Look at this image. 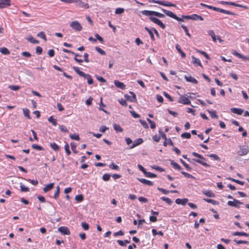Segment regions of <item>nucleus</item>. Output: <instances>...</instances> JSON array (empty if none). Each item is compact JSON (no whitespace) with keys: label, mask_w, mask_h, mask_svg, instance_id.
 Segmentation results:
<instances>
[{"label":"nucleus","mask_w":249,"mask_h":249,"mask_svg":"<svg viewBox=\"0 0 249 249\" xmlns=\"http://www.w3.org/2000/svg\"><path fill=\"white\" fill-rule=\"evenodd\" d=\"M239 150L237 151V154L240 156L246 155L249 151L248 146L247 145H239L238 146Z\"/></svg>","instance_id":"nucleus-1"},{"label":"nucleus","mask_w":249,"mask_h":249,"mask_svg":"<svg viewBox=\"0 0 249 249\" xmlns=\"http://www.w3.org/2000/svg\"><path fill=\"white\" fill-rule=\"evenodd\" d=\"M70 26L76 31H80L82 29V26L77 21H72L70 24Z\"/></svg>","instance_id":"nucleus-2"},{"label":"nucleus","mask_w":249,"mask_h":249,"mask_svg":"<svg viewBox=\"0 0 249 249\" xmlns=\"http://www.w3.org/2000/svg\"><path fill=\"white\" fill-rule=\"evenodd\" d=\"M149 19L151 21L160 26L162 29H164L165 28V25L157 18L150 17Z\"/></svg>","instance_id":"nucleus-3"},{"label":"nucleus","mask_w":249,"mask_h":249,"mask_svg":"<svg viewBox=\"0 0 249 249\" xmlns=\"http://www.w3.org/2000/svg\"><path fill=\"white\" fill-rule=\"evenodd\" d=\"M178 102L180 104H182L183 105H190L191 104V102L189 100V99L187 97H186L184 95H180L178 100Z\"/></svg>","instance_id":"nucleus-4"},{"label":"nucleus","mask_w":249,"mask_h":249,"mask_svg":"<svg viewBox=\"0 0 249 249\" xmlns=\"http://www.w3.org/2000/svg\"><path fill=\"white\" fill-rule=\"evenodd\" d=\"M58 231L63 235H70L71 234L69 228L67 227H60L58 228Z\"/></svg>","instance_id":"nucleus-5"},{"label":"nucleus","mask_w":249,"mask_h":249,"mask_svg":"<svg viewBox=\"0 0 249 249\" xmlns=\"http://www.w3.org/2000/svg\"><path fill=\"white\" fill-rule=\"evenodd\" d=\"M11 0H0V8H5L11 5Z\"/></svg>","instance_id":"nucleus-6"},{"label":"nucleus","mask_w":249,"mask_h":249,"mask_svg":"<svg viewBox=\"0 0 249 249\" xmlns=\"http://www.w3.org/2000/svg\"><path fill=\"white\" fill-rule=\"evenodd\" d=\"M73 2L77 3V5L80 8L85 9H88L89 8L88 3L83 2L81 0H77L76 1H74Z\"/></svg>","instance_id":"nucleus-7"},{"label":"nucleus","mask_w":249,"mask_h":249,"mask_svg":"<svg viewBox=\"0 0 249 249\" xmlns=\"http://www.w3.org/2000/svg\"><path fill=\"white\" fill-rule=\"evenodd\" d=\"M114 83L116 87L120 88L121 89H125L126 86L123 82L118 80H115Z\"/></svg>","instance_id":"nucleus-8"},{"label":"nucleus","mask_w":249,"mask_h":249,"mask_svg":"<svg viewBox=\"0 0 249 249\" xmlns=\"http://www.w3.org/2000/svg\"><path fill=\"white\" fill-rule=\"evenodd\" d=\"M188 199L186 198L183 199L177 198L175 200V202L177 204H181L183 206L185 205L186 203L188 202Z\"/></svg>","instance_id":"nucleus-9"},{"label":"nucleus","mask_w":249,"mask_h":249,"mask_svg":"<svg viewBox=\"0 0 249 249\" xmlns=\"http://www.w3.org/2000/svg\"><path fill=\"white\" fill-rule=\"evenodd\" d=\"M137 179L145 185L148 186H152L153 185V182L152 181L147 180L146 179L138 178Z\"/></svg>","instance_id":"nucleus-10"},{"label":"nucleus","mask_w":249,"mask_h":249,"mask_svg":"<svg viewBox=\"0 0 249 249\" xmlns=\"http://www.w3.org/2000/svg\"><path fill=\"white\" fill-rule=\"evenodd\" d=\"M184 78L187 82H191L195 84H197L198 83V81L195 78L191 76H187L185 75Z\"/></svg>","instance_id":"nucleus-11"},{"label":"nucleus","mask_w":249,"mask_h":249,"mask_svg":"<svg viewBox=\"0 0 249 249\" xmlns=\"http://www.w3.org/2000/svg\"><path fill=\"white\" fill-rule=\"evenodd\" d=\"M143 141L142 138H138L136 139L133 144L130 146V148H133L135 147L142 144Z\"/></svg>","instance_id":"nucleus-12"},{"label":"nucleus","mask_w":249,"mask_h":249,"mask_svg":"<svg viewBox=\"0 0 249 249\" xmlns=\"http://www.w3.org/2000/svg\"><path fill=\"white\" fill-rule=\"evenodd\" d=\"M161 10L167 16H168L174 19H175V17H176V15L170 11H168V10H167L164 9H161Z\"/></svg>","instance_id":"nucleus-13"},{"label":"nucleus","mask_w":249,"mask_h":249,"mask_svg":"<svg viewBox=\"0 0 249 249\" xmlns=\"http://www.w3.org/2000/svg\"><path fill=\"white\" fill-rule=\"evenodd\" d=\"M54 183H51L50 184H47L43 188V192L44 193H47L48 191H50L53 188V187H54Z\"/></svg>","instance_id":"nucleus-14"},{"label":"nucleus","mask_w":249,"mask_h":249,"mask_svg":"<svg viewBox=\"0 0 249 249\" xmlns=\"http://www.w3.org/2000/svg\"><path fill=\"white\" fill-rule=\"evenodd\" d=\"M231 110L232 113L238 115H242L244 112V110L242 109L235 107L231 108Z\"/></svg>","instance_id":"nucleus-15"},{"label":"nucleus","mask_w":249,"mask_h":249,"mask_svg":"<svg viewBox=\"0 0 249 249\" xmlns=\"http://www.w3.org/2000/svg\"><path fill=\"white\" fill-rule=\"evenodd\" d=\"M158 190L162 192L163 194H168L169 193H178V191L177 190H171V191H168L166 190L163 188H158Z\"/></svg>","instance_id":"nucleus-16"},{"label":"nucleus","mask_w":249,"mask_h":249,"mask_svg":"<svg viewBox=\"0 0 249 249\" xmlns=\"http://www.w3.org/2000/svg\"><path fill=\"white\" fill-rule=\"evenodd\" d=\"M192 63L194 65L196 66H199L200 67H202L201 63L199 59L195 57L194 56H192Z\"/></svg>","instance_id":"nucleus-17"},{"label":"nucleus","mask_w":249,"mask_h":249,"mask_svg":"<svg viewBox=\"0 0 249 249\" xmlns=\"http://www.w3.org/2000/svg\"><path fill=\"white\" fill-rule=\"evenodd\" d=\"M142 15L146 16H155V11H149V10H143L142 11Z\"/></svg>","instance_id":"nucleus-18"},{"label":"nucleus","mask_w":249,"mask_h":249,"mask_svg":"<svg viewBox=\"0 0 249 249\" xmlns=\"http://www.w3.org/2000/svg\"><path fill=\"white\" fill-rule=\"evenodd\" d=\"M113 127L114 130L117 133L122 132L123 131V129L121 127V126L117 124H113Z\"/></svg>","instance_id":"nucleus-19"},{"label":"nucleus","mask_w":249,"mask_h":249,"mask_svg":"<svg viewBox=\"0 0 249 249\" xmlns=\"http://www.w3.org/2000/svg\"><path fill=\"white\" fill-rule=\"evenodd\" d=\"M83 77L87 79V82L89 85H91L93 83V81L91 76L89 74L85 73V75L83 76Z\"/></svg>","instance_id":"nucleus-20"},{"label":"nucleus","mask_w":249,"mask_h":249,"mask_svg":"<svg viewBox=\"0 0 249 249\" xmlns=\"http://www.w3.org/2000/svg\"><path fill=\"white\" fill-rule=\"evenodd\" d=\"M26 39L30 41L31 43L33 44H38L39 43V41L36 39H35L32 36H29L27 37Z\"/></svg>","instance_id":"nucleus-21"},{"label":"nucleus","mask_w":249,"mask_h":249,"mask_svg":"<svg viewBox=\"0 0 249 249\" xmlns=\"http://www.w3.org/2000/svg\"><path fill=\"white\" fill-rule=\"evenodd\" d=\"M171 164L172 165L174 168L179 171L182 169L180 166L174 160H171Z\"/></svg>","instance_id":"nucleus-22"},{"label":"nucleus","mask_w":249,"mask_h":249,"mask_svg":"<svg viewBox=\"0 0 249 249\" xmlns=\"http://www.w3.org/2000/svg\"><path fill=\"white\" fill-rule=\"evenodd\" d=\"M191 19L194 20H203L204 18L196 14H193L191 15Z\"/></svg>","instance_id":"nucleus-23"},{"label":"nucleus","mask_w":249,"mask_h":249,"mask_svg":"<svg viewBox=\"0 0 249 249\" xmlns=\"http://www.w3.org/2000/svg\"><path fill=\"white\" fill-rule=\"evenodd\" d=\"M232 235L234 236H249V234L247 233L244 232H239V231H235L233 232Z\"/></svg>","instance_id":"nucleus-24"},{"label":"nucleus","mask_w":249,"mask_h":249,"mask_svg":"<svg viewBox=\"0 0 249 249\" xmlns=\"http://www.w3.org/2000/svg\"><path fill=\"white\" fill-rule=\"evenodd\" d=\"M73 69L79 76L83 77V76L85 75V73L82 71H81L79 68L77 67H73Z\"/></svg>","instance_id":"nucleus-25"},{"label":"nucleus","mask_w":249,"mask_h":249,"mask_svg":"<svg viewBox=\"0 0 249 249\" xmlns=\"http://www.w3.org/2000/svg\"><path fill=\"white\" fill-rule=\"evenodd\" d=\"M207 111L209 112V113L211 115V117L212 118L217 119L218 118V116L217 115L216 111H215V110H207Z\"/></svg>","instance_id":"nucleus-26"},{"label":"nucleus","mask_w":249,"mask_h":249,"mask_svg":"<svg viewBox=\"0 0 249 249\" xmlns=\"http://www.w3.org/2000/svg\"><path fill=\"white\" fill-rule=\"evenodd\" d=\"M193 160L194 161H196V162L197 163H199L201 164V165H203L204 166L210 167V165H209L207 163L203 161H202L203 160H199V159H193Z\"/></svg>","instance_id":"nucleus-27"},{"label":"nucleus","mask_w":249,"mask_h":249,"mask_svg":"<svg viewBox=\"0 0 249 249\" xmlns=\"http://www.w3.org/2000/svg\"><path fill=\"white\" fill-rule=\"evenodd\" d=\"M228 5H232V6H236V7H242V8H244L245 9L248 8L246 6H244V5H241L239 4H237V3L233 2L228 1Z\"/></svg>","instance_id":"nucleus-28"},{"label":"nucleus","mask_w":249,"mask_h":249,"mask_svg":"<svg viewBox=\"0 0 249 249\" xmlns=\"http://www.w3.org/2000/svg\"><path fill=\"white\" fill-rule=\"evenodd\" d=\"M50 146L55 151H57L59 150V146L55 142L50 143Z\"/></svg>","instance_id":"nucleus-29"},{"label":"nucleus","mask_w":249,"mask_h":249,"mask_svg":"<svg viewBox=\"0 0 249 249\" xmlns=\"http://www.w3.org/2000/svg\"><path fill=\"white\" fill-rule=\"evenodd\" d=\"M145 30L149 33L150 36V38L152 40H155V37H154V34L152 32V29H150L149 28L147 27H145L144 28Z\"/></svg>","instance_id":"nucleus-30"},{"label":"nucleus","mask_w":249,"mask_h":249,"mask_svg":"<svg viewBox=\"0 0 249 249\" xmlns=\"http://www.w3.org/2000/svg\"><path fill=\"white\" fill-rule=\"evenodd\" d=\"M0 52L5 55L9 54L10 52L8 50V49L5 47H2L0 48Z\"/></svg>","instance_id":"nucleus-31"},{"label":"nucleus","mask_w":249,"mask_h":249,"mask_svg":"<svg viewBox=\"0 0 249 249\" xmlns=\"http://www.w3.org/2000/svg\"><path fill=\"white\" fill-rule=\"evenodd\" d=\"M48 120V121L52 123L53 125L54 126L57 125V120L56 119L53 118V116H50Z\"/></svg>","instance_id":"nucleus-32"},{"label":"nucleus","mask_w":249,"mask_h":249,"mask_svg":"<svg viewBox=\"0 0 249 249\" xmlns=\"http://www.w3.org/2000/svg\"><path fill=\"white\" fill-rule=\"evenodd\" d=\"M180 161L188 171H192V168L187 163H186L183 160H182V159H180Z\"/></svg>","instance_id":"nucleus-33"},{"label":"nucleus","mask_w":249,"mask_h":249,"mask_svg":"<svg viewBox=\"0 0 249 249\" xmlns=\"http://www.w3.org/2000/svg\"><path fill=\"white\" fill-rule=\"evenodd\" d=\"M23 112L24 115L27 117L28 119H30L31 117L30 116V111L27 108H23Z\"/></svg>","instance_id":"nucleus-34"},{"label":"nucleus","mask_w":249,"mask_h":249,"mask_svg":"<svg viewBox=\"0 0 249 249\" xmlns=\"http://www.w3.org/2000/svg\"><path fill=\"white\" fill-rule=\"evenodd\" d=\"M208 34L209 36H210L212 39H213V40L214 41V42H216V36H215V35L213 32V30H210L208 31Z\"/></svg>","instance_id":"nucleus-35"},{"label":"nucleus","mask_w":249,"mask_h":249,"mask_svg":"<svg viewBox=\"0 0 249 249\" xmlns=\"http://www.w3.org/2000/svg\"><path fill=\"white\" fill-rule=\"evenodd\" d=\"M192 155L194 156L199 158V160H206V159L205 158H204L202 155H201L200 154H199L195 152H193Z\"/></svg>","instance_id":"nucleus-36"},{"label":"nucleus","mask_w":249,"mask_h":249,"mask_svg":"<svg viewBox=\"0 0 249 249\" xmlns=\"http://www.w3.org/2000/svg\"><path fill=\"white\" fill-rule=\"evenodd\" d=\"M196 51L197 52L201 53L203 55H204L207 59H209V60L210 59V57H209L208 54L205 52H204L203 51L197 50V49H196Z\"/></svg>","instance_id":"nucleus-37"},{"label":"nucleus","mask_w":249,"mask_h":249,"mask_svg":"<svg viewBox=\"0 0 249 249\" xmlns=\"http://www.w3.org/2000/svg\"><path fill=\"white\" fill-rule=\"evenodd\" d=\"M204 200L208 203H212L213 205H217L218 204V202L217 201L212 199L204 198Z\"/></svg>","instance_id":"nucleus-38"},{"label":"nucleus","mask_w":249,"mask_h":249,"mask_svg":"<svg viewBox=\"0 0 249 249\" xmlns=\"http://www.w3.org/2000/svg\"><path fill=\"white\" fill-rule=\"evenodd\" d=\"M160 199L162 200L165 201L169 205H171L173 203V201L171 200V199L168 197L162 196L160 198Z\"/></svg>","instance_id":"nucleus-39"},{"label":"nucleus","mask_w":249,"mask_h":249,"mask_svg":"<svg viewBox=\"0 0 249 249\" xmlns=\"http://www.w3.org/2000/svg\"><path fill=\"white\" fill-rule=\"evenodd\" d=\"M56 191L54 193L53 198L55 199H57L59 196V194L60 193V187L59 186H57L56 187Z\"/></svg>","instance_id":"nucleus-40"},{"label":"nucleus","mask_w":249,"mask_h":249,"mask_svg":"<svg viewBox=\"0 0 249 249\" xmlns=\"http://www.w3.org/2000/svg\"><path fill=\"white\" fill-rule=\"evenodd\" d=\"M124 97L127 100L132 102H135L137 101L136 98V99H134V98H133V97H132V96L131 97L127 94H125Z\"/></svg>","instance_id":"nucleus-41"},{"label":"nucleus","mask_w":249,"mask_h":249,"mask_svg":"<svg viewBox=\"0 0 249 249\" xmlns=\"http://www.w3.org/2000/svg\"><path fill=\"white\" fill-rule=\"evenodd\" d=\"M37 36H38V37H41V38H42L44 41H47V38H46V36H45V34L44 33V32H43V31H41L40 32H39L37 35Z\"/></svg>","instance_id":"nucleus-42"},{"label":"nucleus","mask_w":249,"mask_h":249,"mask_svg":"<svg viewBox=\"0 0 249 249\" xmlns=\"http://www.w3.org/2000/svg\"><path fill=\"white\" fill-rule=\"evenodd\" d=\"M70 137L72 140H74L76 141H79L80 140V137L78 134H70Z\"/></svg>","instance_id":"nucleus-43"},{"label":"nucleus","mask_w":249,"mask_h":249,"mask_svg":"<svg viewBox=\"0 0 249 249\" xmlns=\"http://www.w3.org/2000/svg\"><path fill=\"white\" fill-rule=\"evenodd\" d=\"M9 89H10L11 90L17 91L20 89V87L19 86H16V85H10L8 87Z\"/></svg>","instance_id":"nucleus-44"},{"label":"nucleus","mask_w":249,"mask_h":249,"mask_svg":"<svg viewBox=\"0 0 249 249\" xmlns=\"http://www.w3.org/2000/svg\"><path fill=\"white\" fill-rule=\"evenodd\" d=\"M228 205L231 207H234L235 208H239L240 207L239 205H236L235 202L234 200L233 201H229L227 203Z\"/></svg>","instance_id":"nucleus-45"},{"label":"nucleus","mask_w":249,"mask_h":249,"mask_svg":"<svg viewBox=\"0 0 249 249\" xmlns=\"http://www.w3.org/2000/svg\"><path fill=\"white\" fill-rule=\"evenodd\" d=\"M228 205L231 207H234L235 208H239L240 207L239 205H236L235 202L234 200L233 201H229L227 203Z\"/></svg>","instance_id":"nucleus-46"},{"label":"nucleus","mask_w":249,"mask_h":249,"mask_svg":"<svg viewBox=\"0 0 249 249\" xmlns=\"http://www.w3.org/2000/svg\"><path fill=\"white\" fill-rule=\"evenodd\" d=\"M75 199L78 202H81L84 199V197L82 195H78L75 196Z\"/></svg>","instance_id":"nucleus-47"},{"label":"nucleus","mask_w":249,"mask_h":249,"mask_svg":"<svg viewBox=\"0 0 249 249\" xmlns=\"http://www.w3.org/2000/svg\"><path fill=\"white\" fill-rule=\"evenodd\" d=\"M32 147L33 148L38 150H44V148L42 146H41L39 145H37L36 144H32Z\"/></svg>","instance_id":"nucleus-48"},{"label":"nucleus","mask_w":249,"mask_h":249,"mask_svg":"<svg viewBox=\"0 0 249 249\" xmlns=\"http://www.w3.org/2000/svg\"><path fill=\"white\" fill-rule=\"evenodd\" d=\"M208 156L211 158H213L215 160L220 161L221 160L220 158L215 154H211L210 155H208Z\"/></svg>","instance_id":"nucleus-49"},{"label":"nucleus","mask_w":249,"mask_h":249,"mask_svg":"<svg viewBox=\"0 0 249 249\" xmlns=\"http://www.w3.org/2000/svg\"><path fill=\"white\" fill-rule=\"evenodd\" d=\"M147 121L150 124V127L151 129H154L156 127L155 123L149 118H147Z\"/></svg>","instance_id":"nucleus-50"},{"label":"nucleus","mask_w":249,"mask_h":249,"mask_svg":"<svg viewBox=\"0 0 249 249\" xmlns=\"http://www.w3.org/2000/svg\"><path fill=\"white\" fill-rule=\"evenodd\" d=\"M71 150L73 153H78V151L76 150V145L73 142H71Z\"/></svg>","instance_id":"nucleus-51"},{"label":"nucleus","mask_w":249,"mask_h":249,"mask_svg":"<svg viewBox=\"0 0 249 249\" xmlns=\"http://www.w3.org/2000/svg\"><path fill=\"white\" fill-rule=\"evenodd\" d=\"M181 137L183 138L190 139L191 137V135L190 133L184 132L181 135Z\"/></svg>","instance_id":"nucleus-52"},{"label":"nucleus","mask_w":249,"mask_h":249,"mask_svg":"<svg viewBox=\"0 0 249 249\" xmlns=\"http://www.w3.org/2000/svg\"><path fill=\"white\" fill-rule=\"evenodd\" d=\"M95 50L98 52L99 53H100L101 55H105L106 52L102 49H101L100 48L98 47H95Z\"/></svg>","instance_id":"nucleus-53"},{"label":"nucleus","mask_w":249,"mask_h":249,"mask_svg":"<svg viewBox=\"0 0 249 249\" xmlns=\"http://www.w3.org/2000/svg\"><path fill=\"white\" fill-rule=\"evenodd\" d=\"M181 27L183 28V29L184 30L186 35L188 36L189 37H191V34L188 32V28L187 26H185L184 25H181Z\"/></svg>","instance_id":"nucleus-54"},{"label":"nucleus","mask_w":249,"mask_h":249,"mask_svg":"<svg viewBox=\"0 0 249 249\" xmlns=\"http://www.w3.org/2000/svg\"><path fill=\"white\" fill-rule=\"evenodd\" d=\"M81 226L84 230H88L89 229V225L88 223L85 222H82L81 223Z\"/></svg>","instance_id":"nucleus-55"},{"label":"nucleus","mask_w":249,"mask_h":249,"mask_svg":"<svg viewBox=\"0 0 249 249\" xmlns=\"http://www.w3.org/2000/svg\"><path fill=\"white\" fill-rule=\"evenodd\" d=\"M145 176L148 178H155L157 177V175L153 174L151 172H148L146 171V173L145 174Z\"/></svg>","instance_id":"nucleus-56"},{"label":"nucleus","mask_w":249,"mask_h":249,"mask_svg":"<svg viewBox=\"0 0 249 249\" xmlns=\"http://www.w3.org/2000/svg\"><path fill=\"white\" fill-rule=\"evenodd\" d=\"M181 174L186 178H195V177L185 172L182 171Z\"/></svg>","instance_id":"nucleus-57"},{"label":"nucleus","mask_w":249,"mask_h":249,"mask_svg":"<svg viewBox=\"0 0 249 249\" xmlns=\"http://www.w3.org/2000/svg\"><path fill=\"white\" fill-rule=\"evenodd\" d=\"M204 194L208 197H213L215 196L214 194L211 191L206 192L205 193H204Z\"/></svg>","instance_id":"nucleus-58"},{"label":"nucleus","mask_w":249,"mask_h":249,"mask_svg":"<svg viewBox=\"0 0 249 249\" xmlns=\"http://www.w3.org/2000/svg\"><path fill=\"white\" fill-rule=\"evenodd\" d=\"M124 9L123 8H118L115 10L116 14H121L124 12Z\"/></svg>","instance_id":"nucleus-59"},{"label":"nucleus","mask_w":249,"mask_h":249,"mask_svg":"<svg viewBox=\"0 0 249 249\" xmlns=\"http://www.w3.org/2000/svg\"><path fill=\"white\" fill-rule=\"evenodd\" d=\"M20 190H21V191L23 192H28L29 191V188L25 186L23 184L20 185Z\"/></svg>","instance_id":"nucleus-60"},{"label":"nucleus","mask_w":249,"mask_h":249,"mask_svg":"<svg viewBox=\"0 0 249 249\" xmlns=\"http://www.w3.org/2000/svg\"><path fill=\"white\" fill-rule=\"evenodd\" d=\"M139 121L144 128H148V125L145 121L142 120H140Z\"/></svg>","instance_id":"nucleus-61"},{"label":"nucleus","mask_w":249,"mask_h":249,"mask_svg":"<svg viewBox=\"0 0 249 249\" xmlns=\"http://www.w3.org/2000/svg\"><path fill=\"white\" fill-rule=\"evenodd\" d=\"M109 167L112 169L116 170H119L120 169L118 165H115L114 163H112L111 164H110Z\"/></svg>","instance_id":"nucleus-62"},{"label":"nucleus","mask_w":249,"mask_h":249,"mask_svg":"<svg viewBox=\"0 0 249 249\" xmlns=\"http://www.w3.org/2000/svg\"><path fill=\"white\" fill-rule=\"evenodd\" d=\"M119 102L123 106L126 107L127 106V103L126 100H124L122 98L119 100Z\"/></svg>","instance_id":"nucleus-63"},{"label":"nucleus","mask_w":249,"mask_h":249,"mask_svg":"<svg viewBox=\"0 0 249 249\" xmlns=\"http://www.w3.org/2000/svg\"><path fill=\"white\" fill-rule=\"evenodd\" d=\"M59 128L62 132H68V129L63 125H59Z\"/></svg>","instance_id":"nucleus-64"}]
</instances>
